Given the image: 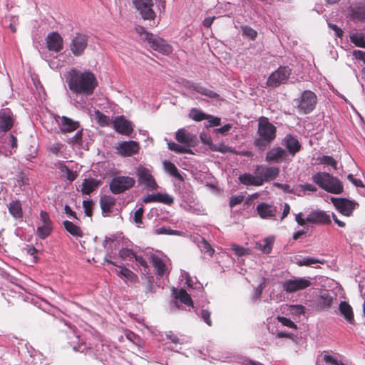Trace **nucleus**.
<instances>
[{"label": "nucleus", "mask_w": 365, "mask_h": 365, "mask_svg": "<svg viewBox=\"0 0 365 365\" xmlns=\"http://www.w3.org/2000/svg\"><path fill=\"white\" fill-rule=\"evenodd\" d=\"M69 90L76 96L72 99L76 107H83L87 96L92 95L98 86L94 73L88 70L81 71L74 68L64 74Z\"/></svg>", "instance_id": "nucleus-1"}, {"label": "nucleus", "mask_w": 365, "mask_h": 365, "mask_svg": "<svg viewBox=\"0 0 365 365\" xmlns=\"http://www.w3.org/2000/svg\"><path fill=\"white\" fill-rule=\"evenodd\" d=\"M12 113L10 109L0 110V155L8 156L11 154V148H17V140L13 135L5 133L13 126Z\"/></svg>", "instance_id": "nucleus-2"}, {"label": "nucleus", "mask_w": 365, "mask_h": 365, "mask_svg": "<svg viewBox=\"0 0 365 365\" xmlns=\"http://www.w3.org/2000/svg\"><path fill=\"white\" fill-rule=\"evenodd\" d=\"M258 138L255 139L254 145L260 150H264L275 139L277 128L266 117H260L258 120Z\"/></svg>", "instance_id": "nucleus-3"}, {"label": "nucleus", "mask_w": 365, "mask_h": 365, "mask_svg": "<svg viewBox=\"0 0 365 365\" xmlns=\"http://www.w3.org/2000/svg\"><path fill=\"white\" fill-rule=\"evenodd\" d=\"M312 180L328 192L340 194L343 192L344 187L341 182L329 173L319 172L312 176Z\"/></svg>", "instance_id": "nucleus-4"}, {"label": "nucleus", "mask_w": 365, "mask_h": 365, "mask_svg": "<svg viewBox=\"0 0 365 365\" xmlns=\"http://www.w3.org/2000/svg\"><path fill=\"white\" fill-rule=\"evenodd\" d=\"M135 182V179L130 176H115L110 182L109 188L113 194L118 195L132 188Z\"/></svg>", "instance_id": "nucleus-5"}, {"label": "nucleus", "mask_w": 365, "mask_h": 365, "mask_svg": "<svg viewBox=\"0 0 365 365\" xmlns=\"http://www.w3.org/2000/svg\"><path fill=\"white\" fill-rule=\"evenodd\" d=\"M311 285L312 282L309 277H293L282 283L283 291L288 294L303 290Z\"/></svg>", "instance_id": "nucleus-6"}, {"label": "nucleus", "mask_w": 365, "mask_h": 365, "mask_svg": "<svg viewBox=\"0 0 365 365\" xmlns=\"http://www.w3.org/2000/svg\"><path fill=\"white\" fill-rule=\"evenodd\" d=\"M317 98L315 93L309 90L304 91L299 100L297 108L299 113H311L317 105Z\"/></svg>", "instance_id": "nucleus-7"}, {"label": "nucleus", "mask_w": 365, "mask_h": 365, "mask_svg": "<svg viewBox=\"0 0 365 365\" xmlns=\"http://www.w3.org/2000/svg\"><path fill=\"white\" fill-rule=\"evenodd\" d=\"M132 4L144 20L152 21L155 19L153 0H132Z\"/></svg>", "instance_id": "nucleus-8"}, {"label": "nucleus", "mask_w": 365, "mask_h": 365, "mask_svg": "<svg viewBox=\"0 0 365 365\" xmlns=\"http://www.w3.org/2000/svg\"><path fill=\"white\" fill-rule=\"evenodd\" d=\"M291 73L288 66H279L277 70L272 72L267 79V85L271 87H277L285 83Z\"/></svg>", "instance_id": "nucleus-9"}, {"label": "nucleus", "mask_w": 365, "mask_h": 365, "mask_svg": "<svg viewBox=\"0 0 365 365\" xmlns=\"http://www.w3.org/2000/svg\"><path fill=\"white\" fill-rule=\"evenodd\" d=\"M348 16L354 24H365V0L351 4L348 8Z\"/></svg>", "instance_id": "nucleus-10"}, {"label": "nucleus", "mask_w": 365, "mask_h": 365, "mask_svg": "<svg viewBox=\"0 0 365 365\" xmlns=\"http://www.w3.org/2000/svg\"><path fill=\"white\" fill-rule=\"evenodd\" d=\"M150 47L155 51L164 55L172 53V47L163 38L155 36L152 34H147L145 36Z\"/></svg>", "instance_id": "nucleus-11"}, {"label": "nucleus", "mask_w": 365, "mask_h": 365, "mask_svg": "<svg viewBox=\"0 0 365 365\" xmlns=\"http://www.w3.org/2000/svg\"><path fill=\"white\" fill-rule=\"evenodd\" d=\"M136 175L138 176V182L143 185L146 188L150 190H156L158 185L151 174L150 170L143 166H139L136 169Z\"/></svg>", "instance_id": "nucleus-12"}, {"label": "nucleus", "mask_w": 365, "mask_h": 365, "mask_svg": "<svg viewBox=\"0 0 365 365\" xmlns=\"http://www.w3.org/2000/svg\"><path fill=\"white\" fill-rule=\"evenodd\" d=\"M331 201L336 209L346 216H350L357 205L346 198L331 197Z\"/></svg>", "instance_id": "nucleus-13"}, {"label": "nucleus", "mask_w": 365, "mask_h": 365, "mask_svg": "<svg viewBox=\"0 0 365 365\" xmlns=\"http://www.w3.org/2000/svg\"><path fill=\"white\" fill-rule=\"evenodd\" d=\"M88 46V38L86 35L77 34L71 40L70 49L76 56L82 55Z\"/></svg>", "instance_id": "nucleus-14"}, {"label": "nucleus", "mask_w": 365, "mask_h": 365, "mask_svg": "<svg viewBox=\"0 0 365 365\" xmlns=\"http://www.w3.org/2000/svg\"><path fill=\"white\" fill-rule=\"evenodd\" d=\"M117 153L124 157L132 156L138 153L140 145L137 141H122L116 146Z\"/></svg>", "instance_id": "nucleus-15"}, {"label": "nucleus", "mask_w": 365, "mask_h": 365, "mask_svg": "<svg viewBox=\"0 0 365 365\" xmlns=\"http://www.w3.org/2000/svg\"><path fill=\"white\" fill-rule=\"evenodd\" d=\"M255 173L258 174L259 178L262 180V185L264 182L274 180L279 173V169L277 167L257 166Z\"/></svg>", "instance_id": "nucleus-16"}, {"label": "nucleus", "mask_w": 365, "mask_h": 365, "mask_svg": "<svg viewBox=\"0 0 365 365\" xmlns=\"http://www.w3.org/2000/svg\"><path fill=\"white\" fill-rule=\"evenodd\" d=\"M176 140L185 146H187L191 148L194 147L197 143V137L195 135L191 133L185 128H180L175 133Z\"/></svg>", "instance_id": "nucleus-17"}, {"label": "nucleus", "mask_w": 365, "mask_h": 365, "mask_svg": "<svg viewBox=\"0 0 365 365\" xmlns=\"http://www.w3.org/2000/svg\"><path fill=\"white\" fill-rule=\"evenodd\" d=\"M259 216L262 219H274L277 212V208L272 203L260 202L256 207Z\"/></svg>", "instance_id": "nucleus-18"}, {"label": "nucleus", "mask_w": 365, "mask_h": 365, "mask_svg": "<svg viewBox=\"0 0 365 365\" xmlns=\"http://www.w3.org/2000/svg\"><path fill=\"white\" fill-rule=\"evenodd\" d=\"M175 299H179L180 302L188 307H193L192 300L190 295L192 293L188 294L185 290L181 289L178 292L175 293ZM179 308L177 300L170 302V309L171 312H175Z\"/></svg>", "instance_id": "nucleus-19"}, {"label": "nucleus", "mask_w": 365, "mask_h": 365, "mask_svg": "<svg viewBox=\"0 0 365 365\" xmlns=\"http://www.w3.org/2000/svg\"><path fill=\"white\" fill-rule=\"evenodd\" d=\"M336 296L328 290L321 292L317 299V307L321 310H326L331 307L334 301H336Z\"/></svg>", "instance_id": "nucleus-20"}, {"label": "nucleus", "mask_w": 365, "mask_h": 365, "mask_svg": "<svg viewBox=\"0 0 365 365\" xmlns=\"http://www.w3.org/2000/svg\"><path fill=\"white\" fill-rule=\"evenodd\" d=\"M46 41L49 51L59 52L63 49V38L57 32L49 33L46 38Z\"/></svg>", "instance_id": "nucleus-21"}, {"label": "nucleus", "mask_w": 365, "mask_h": 365, "mask_svg": "<svg viewBox=\"0 0 365 365\" xmlns=\"http://www.w3.org/2000/svg\"><path fill=\"white\" fill-rule=\"evenodd\" d=\"M58 119H56V121L58 124L59 128L63 133H71L76 130L79 126V122L76 120H73V119L66 117L58 116Z\"/></svg>", "instance_id": "nucleus-22"}, {"label": "nucleus", "mask_w": 365, "mask_h": 365, "mask_svg": "<svg viewBox=\"0 0 365 365\" xmlns=\"http://www.w3.org/2000/svg\"><path fill=\"white\" fill-rule=\"evenodd\" d=\"M114 129L119 133L129 135L133 130L132 124L123 116L117 117L113 122Z\"/></svg>", "instance_id": "nucleus-23"}, {"label": "nucleus", "mask_w": 365, "mask_h": 365, "mask_svg": "<svg viewBox=\"0 0 365 365\" xmlns=\"http://www.w3.org/2000/svg\"><path fill=\"white\" fill-rule=\"evenodd\" d=\"M289 154L294 155L301 149V144L298 139L292 134H287L282 141Z\"/></svg>", "instance_id": "nucleus-24"}, {"label": "nucleus", "mask_w": 365, "mask_h": 365, "mask_svg": "<svg viewBox=\"0 0 365 365\" xmlns=\"http://www.w3.org/2000/svg\"><path fill=\"white\" fill-rule=\"evenodd\" d=\"M184 86L190 90L195 91L210 98H216L219 96L217 93L202 86L200 83H196L190 81H185Z\"/></svg>", "instance_id": "nucleus-25"}, {"label": "nucleus", "mask_w": 365, "mask_h": 365, "mask_svg": "<svg viewBox=\"0 0 365 365\" xmlns=\"http://www.w3.org/2000/svg\"><path fill=\"white\" fill-rule=\"evenodd\" d=\"M286 156V150L282 148L281 147L277 146L273 147L267 153L265 160L267 162L279 163L285 160Z\"/></svg>", "instance_id": "nucleus-26"}, {"label": "nucleus", "mask_w": 365, "mask_h": 365, "mask_svg": "<svg viewBox=\"0 0 365 365\" xmlns=\"http://www.w3.org/2000/svg\"><path fill=\"white\" fill-rule=\"evenodd\" d=\"M307 222L314 224H328L331 222L330 216L322 210L311 212L307 216Z\"/></svg>", "instance_id": "nucleus-27"}, {"label": "nucleus", "mask_w": 365, "mask_h": 365, "mask_svg": "<svg viewBox=\"0 0 365 365\" xmlns=\"http://www.w3.org/2000/svg\"><path fill=\"white\" fill-rule=\"evenodd\" d=\"M240 182L247 186H260L262 185V180L259 178L258 174L255 175L245 173L244 174L240 175L239 176Z\"/></svg>", "instance_id": "nucleus-28"}, {"label": "nucleus", "mask_w": 365, "mask_h": 365, "mask_svg": "<svg viewBox=\"0 0 365 365\" xmlns=\"http://www.w3.org/2000/svg\"><path fill=\"white\" fill-rule=\"evenodd\" d=\"M152 262L156 275L163 277L168 275V267L165 262L157 256L152 257Z\"/></svg>", "instance_id": "nucleus-29"}, {"label": "nucleus", "mask_w": 365, "mask_h": 365, "mask_svg": "<svg viewBox=\"0 0 365 365\" xmlns=\"http://www.w3.org/2000/svg\"><path fill=\"white\" fill-rule=\"evenodd\" d=\"M99 186V181L94 178H85L81 184V192L83 195H90Z\"/></svg>", "instance_id": "nucleus-30"}, {"label": "nucleus", "mask_w": 365, "mask_h": 365, "mask_svg": "<svg viewBox=\"0 0 365 365\" xmlns=\"http://www.w3.org/2000/svg\"><path fill=\"white\" fill-rule=\"evenodd\" d=\"M340 314L349 324L354 323V313L351 307L345 301L341 302L339 307Z\"/></svg>", "instance_id": "nucleus-31"}, {"label": "nucleus", "mask_w": 365, "mask_h": 365, "mask_svg": "<svg viewBox=\"0 0 365 365\" xmlns=\"http://www.w3.org/2000/svg\"><path fill=\"white\" fill-rule=\"evenodd\" d=\"M180 277L182 278V281L185 280V284L189 289L190 292H191V289H199L200 293L202 292V287L201 284L199 282H194L188 272L185 270H181Z\"/></svg>", "instance_id": "nucleus-32"}, {"label": "nucleus", "mask_w": 365, "mask_h": 365, "mask_svg": "<svg viewBox=\"0 0 365 365\" xmlns=\"http://www.w3.org/2000/svg\"><path fill=\"white\" fill-rule=\"evenodd\" d=\"M274 242V237L272 236L264 238L262 242H257L255 248L260 250L264 254H269L272 252V246Z\"/></svg>", "instance_id": "nucleus-33"}, {"label": "nucleus", "mask_w": 365, "mask_h": 365, "mask_svg": "<svg viewBox=\"0 0 365 365\" xmlns=\"http://www.w3.org/2000/svg\"><path fill=\"white\" fill-rule=\"evenodd\" d=\"M324 259H319L314 257L296 256L294 257V262L299 267L302 266H312L314 264L319 263L323 264L324 263Z\"/></svg>", "instance_id": "nucleus-34"}, {"label": "nucleus", "mask_w": 365, "mask_h": 365, "mask_svg": "<svg viewBox=\"0 0 365 365\" xmlns=\"http://www.w3.org/2000/svg\"><path fill=\"white\" fill-rule=\"evenodd\" d=\"M350 41L356 46L365 48V34L357 30L350 32Z\"/></svg>", "instance_id": "nucleus-35"}, {"label": "nucleus", "mask_w": 365, "mask_h": 365, "mask_svg": "<svg viewBox=\"0 0 365 365\" xmlns=\"http://www.w3.org/2000/svg\"><path fill=\"white\" fill-rule=\"evenodd\" d=\"M65 230L71 235L76 237H81L83 232L80 227L77 226L71 221L65 220L63 222Z\"/></svg>", "instance_id": "nucleus-36"}, {"label": "nucleus", "mask_w": 365, "mask_h": 365, "mask_svg": "<svg viewBox=\"0 0 365 365\" xmlns=\"http://www.w3.org/2000/svg\"><path fill=\"white\" fill-rule=\"evenodd\" d=\"M163 166L164 170L166 173H169L170 175H172L178 179H180V180L182 179L181 175L179 173V171H178L177 167L171 161L168 160H163Z\"/></svg>", "instance_id": "nucleus-37"}, {"label": "nucleus", "mask_w": 365, "mask_h": 365, "mask_svg": "<svg viewBox=\"0 0 365 365\" xmlns=\"http://www.w3.org/2000/svg\"><path fill=\"white\" fill-rule=\"evenodd\" d=\"M9 213L15 218L19 219L23 216L21 205L19 201H12L8 205Z\"/></svg>", "instance_id": "nucleus-38"}, {"label": "nucleus", "mask_w": 365, "mask_h": 365, "mask_svg": "<svg viewBox=\"0 0 365 365\" xmlns=\"http://www.w3.org/2000/svg\"><path fill=\"white\" fill-rule=\"evenodd\" d=\"M168 149L171 151H173L176 153H187V154H192V151L191 148H188L187 146H185L183 144L180 145L178 143H176L175 142L172 141H168L167 143Z\"/></svg>", "instance_id": "nucleus-39"}, {"label": "nucleus", "mask_w": 365, "mask_h": 365, "mask_svg": "<svg viewBox=\"0 0 365 365\" xmlns=\"http://www.w3.org/2000/svg\"><path fill=\"white\" fill-rule=\"evenodd\" d=\"M115 200L110 196H103L101 198L100 205L103 213L110 212L112 207L114 205Z\"/></svg>", "instance_id": "nucleus-40"}, {"label": "nucleus", "mask_w": 365, "mask_h": 365, "mask_svg": "<svg viewBox=\"0 0 365 365\" xmlns=\"http://www.w3.org/2000/svg\"><path fill=\"white\" fill-rule=\"evenodd\" d=\"M74 340L70 341V344L73 349L76 351L83 352L86 349V344L83 340L80 339L78 335L73 333Z\"/></svg>", "instance_id": "nucleus-41"}, {"label": "nucleus", "mask_w": 365, "mask_h": 365, "mask_svg": "<svg viewBox=\"0 0 365 365\" xmlns=\"http://www.w3.org/2000/svg\"><path fill=\"white\" fill-rule=\"evenodd\" d=\"M120 269L118 271L116 270V272L118 275L124 277L125 279L130 282H135L138 279L136 274H134L133 272L130 270L129 269L126 268L124 266H118Z\"/></svg>", "instance_id": "nucleus-42"}, {"label": "nucleus", "mask_w": 365, "mask_h": 365, "mask_svg": "<svg viewBox=\"0 0 365 365\" xmlns=\"http://www.w3.org/2000/svg\"><path fill=\"white\" fill-rule=\"evenodd\" d=\"M52 230V225H42L37 227L36 233L40 239L44 240L51 235Z\"/></svg>", "instance_id": "nucleus-43"}, {"label": "nucleus", "mask_w": 365, "mask_h": 365, "mask_svg": "<svg viewBox=\"0 0 365 365\" xmlns=\"http://www.w3.org/2000/svg\"><path fill=\"white\" fill-rule=\"evenodd\" d=\"M287 312L293 317H299L305 313V307L301 304H292L287 307Z\"/></svg>", "instance_id": "nucleus-44"}, {"label": "nucleus", "mask_w": 365, "mask_h": 365, "mask_svg": "<svg viewBox=\"0 0 365 365\" xmlns=\"http://www.w3.org/2000/svg\"><path fill=\"white\" fill-rule=\"evenodd\" d=\"M319 164H323L327 166L332 167L334 170L337 169L336 167V160L331 156L329 155H322V157L318 158Z\"/></svg>", "instance_id": "nucleus-45"}, {"label": "nucleus", "mask_w": 365, "mask_h": 365, "mask_svg": "<svg viewBox=\"0 0 365 365\" xmlns=\"http://www.w3.org/2000/svg\"><path fill=\"white\" fill-rule=\"evenodd\" d=\"M154 233L156 235H180V232L175 230L169 227H161L154 230Z\"/></svg>", "instance_id": "nucleus-46"}, {"label": "nucleus", "mask_w": 365, "mask_h": 365, "mask_svg": "<svg viewBox=\"0 0 365 365\" xmlns=\"http://www.w3.org/2000/svg\"><path fill=\"white\" fill-rule=\"evenodd\" d=\"M323 360L328 365H346L341 362L337 357L329 354L328 352H325L323 356Z\"/></svg>", "instance_id": "nucleus-47"}, {"label": "nucleus", "mask_w": 365, "mask_h": 365, "mask_svg": "<svg viewBox=\"0 0 365 365\" xmlns=\"http://www.w3.org/2000/svg\"><path fill=\"white\" fill-rule=\"evenodd\" d=\"M118 256L123 260H132L135 257V254L131 249L122 248L119 250Z\"/></svg>", "instance_id": "nucleus-48"}, {"label": "nucleus", "mask_w": 365, "mask_h": 365, "mask_svg": "<svg viewBox=\"0 0 365 365\" xmlns=\"http://www.w3.org/2000/svg\"><path fill=\"white\" fill-rule=\"evenodd\" d=\"M94 118L97 123L101 126L108 125L110 123V118L99 110L95 111Z\"/></svg>", "instance_id": "nucleus-49"}, {"label": "nucleus", "mask_w": 365, "mask_h": 365, "mask_svg": "<svg viewBox=\"0 0 365 365\" xmlns=\"http://www.w3.org/2000/svg\"><path fill=\"white\" fill-rule=\"evenodd\" d=\"M59 168L62 173H66V178L69 182H73L77 178L76 172L69 169L66 165L61 164Z\"/></svg>", "instance_id": "nucleus-50"}, {"label": "nucleus", "mask_w": 365, "mask_h": 365, "mask_svg": "<svg viewBox=\"0 0 365 365\" xmlns=\"http://www.w3.org/2000/svg\"><path fill=\"white\" fill-rule=\"evenodd\" d=\"M190 117L196 121H201L205 119H208V115L195 108H193L190 110Z\"/></svg>", "instance_id": "nucleus-51"}, {"label": "nucleus", "mask_w": 365, "mask_h": 365, "mask_svg": "<svg viewBox=\"0 0 365 365\" xmlns=\"http://www.w3.org/2000/svg\"><path fill=\"white\" fill-rule=\"evenodd\" d=\"M64 148V145L60 142H56L53 144H50L48 150L52 154L58 156L62 153Z\"/></svg>", "instance_id": "nucleus-52"}, {"label": "nucleus", "mask_w": 365, "mask_h": 365, "mask_svg": "<svg viewBox=\"0 0 365 365\" xmlns=\"http://www.w3.org/2000/svg\"><path fill=\"white\" fill-rule=\"evenodd\" d=\"M243 36L250 40H254L257 37V32L249 26H244L242 27Z\"/></svg>", "instance_id": "nucleus-53"}, {"label": "nucleus", "mask_w": 365, "mask_h": 365, "mask_svg": "<svg viewBox=\"0 0 365 365\" xmlns=\"http://www.w3.org/2000/svg\"><path fill=\"white\" fill-rule=\"evenodd\" d=\"M237 363L243 365H264L263 364L253 361L243 356H237L235 359Z\"/></svg>", "instance_id": "nucleus-54"}, {"label": "nucleus", "mask_w": 365, "mask_h": 365, "mask_svg": "<svg viewBox=\"0 0 365 365\" xmlns=\"http://www.w3.org/2000/svg\"><path fill=\"white\" fill-rule=\"evenodd\" d=\"M143 212L144 210L142 206L137 209L134 212L133 222L138 225V227H140L143 224L142 218Z\"/></svg>", "instance_id": "nucleus-55"}, {"label": "nucleus", "mask_w": 365, "mask_h": 365, "mask_svg": "<svg viewBox=\"0 0 365 365\" xmlns=\"http://www.w3.org/2000/svg\"><path fill=\"white\" fill-rule=\"evenodd\" d=\"M68 143L72 144L73 145H79L82 143V130H78L76 133L71 138L68 139Z\"/></svg>", "instance_id": "nucleus-56"}, {"label": "nucleus", "mask_w": 365, "mask_h": 365, "mask_svg": "<svg viewBox=\"0 0 365 365\" xmlns=\"http://www.w3.org/2000/svg\"><path fill=\"white\" fill-rule=\"evenodd\" d=\"M199 246L202 252L207 253L210 256H212L214 253V250L205 239L202 240Z\"/></svg>", "instance_id": "nucleus-57"}, {"label": "nucleus", "mask_w": 365, "mask_h": 365, "mask_svg": "<svg viewBox=\"0 0 365 365\" xmlns=\"http://www.w3.org/2000/svg\"><path fill=\"white\" fill-rule=\"evenodd\" d=\"M174 202L173 197L167 193L160 192L159 202L163 203L168 205H171Z\"/></svg>", "instance_id": "nucleus-58"}, {"label": "nucleus", "mask_w": 365, "mask_h": 365, "mask_svg": "<svg viewBox=\"0 0 365 365\" xmlns=\"http://www.w3.org/2000/svg\"><path fill=\"white\" fill-rule=\"evenodd\" d=\"M160 199V192L155 193V194H150L147 196L144 197L143 199V202L144 203H149V202H159Z\"/></svg>", "instance_id": "nucleus-59"}, {"label": "nucleus", "mask_w": 365, "mask_h": 365, "mask_svg": "<svg viewBox=\"0 0 365 365\" xmlns=\"http://www.w3.org/2000/svg\"><path fill=\"white\" fill-rule=\"evenodd\" d=\"M278 321L284 326L287 327L289 328H297L295 324L289 318L284 317H278Z\"/></svg>", "instance_id": "nucleus-60"}, {"label": "nucleus", "mask_w": 365, "mask_h": 365, "mask_svg": "<svg viewBox=\"0 0 365 365\" xmlns=\"http://www.w3.org/2000/svg\"><path fill=\"white\" fill-rule=\"evenodd\" d=\"M244 200V196L239 195H232L230 199V206L231 208L234 207L235 206L240 204Z\"/></svg>", "instance_id": "nucleus-61"}, {"label": "nucleus", "mask_w": 365, "mask_h": 365, "mask_svg": "<svg viewBox=\"0 0 365 365\" xmlns=\"http://www.w3.org/2000/svg\"><path fill=\"white\" fill-rule=\"evenodd\" d=\"M203 321L208 325H212V320L210 319V312L207 309H202L199 314Z\"/></svg>", "instance_id": "nucleus-62"}, {"label": "nucleus", "mask_w": 365, "mask_h": 365, "mask_svg": "<svg viewBox=\"0 0 365 365\" xmlns=\"http://www.w3.org/2000/svg\"><path fill=\"white\" fill-rule=\"evenodd\" d=\"M17 185L21 187L22 186L27 185L29 184V179L24 173H20L17 176Z\"/></svg>", "instance_id": "nucleus-63"}, {"label": "nucleus", "mask_w": 365, "mask_h": 365, "mask_svg": "<svg viewBox=\"0 0 365 365\" xmlns=\"http://www.w3.org/2000/svg\"><path fill=\"white\" fill-rule=\"evenodd\" d=\"M92 205L93 202L91 200H84L83 202V207L87 216H91L92 215Z\"/></svg>", "instance_id": "nucleus-64"}]
</instances>
